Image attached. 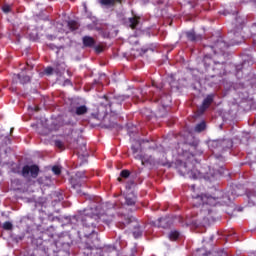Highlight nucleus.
Returning <instances> with one entry per match:
<instances>
[{"label":"nucleus","instance_id":"obj_1","mask_svg":"<svg viewBox=\"0 0 256 256\" xmlns=\"http://www.w3.org/2000/svg\"><path fill=\"white\" fill-rule=\"evenodd\" d=\"M217 200L213 196L207 194L197 196L193 198V204L195 207H201V205H215Z\"/></svg>","mask_w":256,"mask_h":256},{"label":"nucleus","instance_id":"obj_2","mask_svg":"<svg viewBox=\"0 0 256 256\" xmlns=\"http://www.w3.org/2000/svg\"><path fill=\"white\" fill-rule=\"evenodd\" d=\"M31 175V177H37L39 175V166L37 165H31V166H24L22 170L23 177H28V175Z\"/></svg>","mask_w":256,"mask_h":256},{"label":"nucleus","instance_id":"obj_3","mask_svg":"<svg viewBox=\"0 0 256 256\" xmlns=\"http://www.w3.org/2000/svg\"><path fill=\"white\" fill-rule=\"evenodd\" d=\"M95 216H90L89 213H86V217L82 219L83 225L86 227H92V229H95V222L93 221Z\"/></svg>","mask_w":256,"mask_h":256},{"label":"nucleus","instance_id":"obj_4","mask_svg":"<svg viewBox=\"0 0 256 256\" xmlns=\"http://www.w3.org/2000/svg\"><path fill=\"white\" fill-rule=\"evenodd\" d=\"M211 103H213V95H208L203 103L202 106L200 107V111L203 113V111H205V109H208L209 105H211Z\"/></svg>","mask_w":256,"mask_h":256},{"label":"nucleus","instance_id":"obj_5","mask_svg":"<svg viewBox=\"0 0 256 256\" xmlns=\"http://www.w3.org/2000/svg\"><path fill=\"white\" fill-rule=\"evenodd\" d=\"M125 201L127 205H135V202L137 201V197L134 193H130L125 197Z\"/></svg>","mask_w":256,"mask_h":256},{"label":"nucleus","instance_id":"obj_6","mask_svg":"<svg viewBox=\"0 0 256 256\" xmlns=\"http://www.w3.org/2000/svg\"><path fill=\"white\" fill-rule=\"evenodd\" d=\"M115 3H121V0H99V4L106 7H112Z\"/></svg>","mask_w":256,"mask_h":256},{"label":"nucleus","instance_id":"obj_7","mask_svg":"<svg viewBox=\"0 0 256 256\" xmlns=\"http://www.w3.org/2000/svg\"><path fill=\"white\" fill-rule=\"evenodd\" d=\"M83 43L85 47H93V45H95V40L92 37L85 36L83 38Z\"/></svg>","mask_w":256,"mask_h":256},{"label":"nucleus","instance_id":"obj_8","mask_svg":"<svg viewBox=\"0 0 256 256\" xmlns=\"http://www.w3.org/2000/svg\"><path fill=\"white\" fill-rule=\"evenodd\" d=\"M180 233L179 231L177 230H172L170 233H169V239L170 241H177V239H179L180 237Z\"/></svg>","mask_w":256,"mask_h":256},{"label":"nucleus","instance_id":"obj_9","mask_svg":"<svg viewBox=\"0 0 256 256\" xmlns=\"http://www.w3.org/2000/svg\"><path fill=\"white\" fill-rule=\"evenodd\" d=\"M131 29H135L139 25V17H133L129 19Z\"/></svg>","mask_w":256,"mask_h":256},{"label":"nucleus","instance_id":"obj_10","mask_svg":"<svg viewBox=\"0 0 256 256\" xmlns=\"http://www.w3.org/2000/svg\"><path fill=\"white\" fill-rule=\"evenodd\" d=\"M87 113V106L82 105L76 108V115H85Z\"/></svg>","mask_w":256,"mask_h":256},{"label":"nucleus","instance_id":"obj_11","mask_svg":"<svg viewBox=\"0 0 256 256\" xmlns=\"http://www.w3.org/2000/svg\"><path fill=\"white\" fill-rule=\"evenodd\" d=\"M133 235H134L135 239H139V237H141V235H143V230L141 229V227L135 228V230L133 231Z\"/></svg>","mask_w":256,"mask_h":256},{"label":"nucleus","instance_id":"obj_12","mask_svg":"<svg viewBox=\"0 0 256 256\" xmlns=\"http://www.w3.org/2000/svg\"><path fill=\"white\" fill-rule=\"evenodd\" d=\"M205 127H206L205 122H201V123H199V124L195 127V131H196L197 133H201V131H205Z\"/></svg>","mask_w":256,"mask_h":256},{"label":"nucleus","instance_id":"obj_13","mask_svg":"<svg viewBox=\"0 0 256 256\" xmlns=\"http://www.w3.org/2000/svg\"><path fill=\"white\" fill-rule=\"evenodd\" d=\"M186 35H187V38L190 41H197V37L195 36V32H187Z\"/></svg>","mask_w":256,"mask_h":256},{"label":"nucleus","instance_id":"obj_14","mask_svg":"<svg viewBox=\"0 0 256 256\" xmlns=\"http://www.w3.org/2000/svg\"><path fill=\"white\" fill-rule=\"evenodd\" d=\"M68 27H70L72 31H75V29H77V23L74 21H70L68 22Z\"/></svg>","mask_w":256,"mask_h":256},{"label":"nucleus","instance_id":"obj_15","mask_svg":"<svg viewBox=\"0 0 256 256\" xmlns=\"http://www.w3.org/2000/svg\"><path fill=\"white\" fill-rule=\"evenodd\" d=\"M52 171H53L54 175H61V168L59 166H54L52 168Z\"/></svg>","mask_w":256,"mask_h":256},{"label":"nucleus","instance_id":"obj_16","mask_svg":"<svg viewBox=\"0 0 256 256\" xmlns=\"http://www.w3.org/2000/svg\"><path fill=\"white\" fill-rule=\"evenodd\" d=\"M3 228L6 229L7 231H10V229H13V224H11V222H5L3 224Z\"/></svg>","mask_w":256,"mask_h":256},{"label":"nucleus","instance_id":"obj_17","mask_svg":"<svg viewBox=\"0 0 256 256\" xmlns=\"http://www.w3.org/2000/svg\"><path fill=\"white\" fill-rule=\"evenodd\" d=\"M19 79H20V83H29V81H31L29 76H24L23 78L19 77Z\"/></svg>","mask_w":256,"mask_h":256},{"label":"nucleus","instance_id":"obj_18","mask_svg":"<svg viewBox=\"0 0 256 256\" xmlns=\"http://www.w3.org/2000/svg\"><path fill=\"white\" fill-rule=\"evenodd\" d=\"M120 175H121V177H123L124 179H127V177H129L130 173H129L128 170H123Z\"/></svg>","mask_w":256,"mask_h":256},{"label":"nucleus","instance_id":"obj_19","mask_svg":"<svg viewBox=\"0 0 256 256\" xmlns=\"http://www.w3.org/2000/svg\"><path fill=\"white\" fill-rule=\"evenodd\" d=\"M209 147H219V141L213 140L209 143Z\"/></svg>","mask_w":256,"mask_h":256},{"label":"nucleus","instance_id":"obj_20","mask_svg":"<svg viewBox=\"0 0 256 256\" xmlns=\"http://www.w3.org/2000/svg\"><path fill=\"white\" fill-rule=\"evenodd\" d=\"M2 9H3L4 13H9V11H11V6L4 5Z\"/></svg>","mask_w":256,"mask_h":256},{"label":"nucleus","instance_id":"obj_21","mask_svg":"<svg viewBox=\"0 0 256 256\" xmlns=\"http://www.w3.org/2000/svg\"><path fill=\"white\" fill-rule=\"evenodd\" d=\"M44 73H45L46 75H51V73H53V68H51V67L46 68V69L44 70Z\"/></svg>","mask_w":256,"mask_h":256},{"label":"nucleus","instance_id":"obj_22","mask_svg":"<svg viewBox=\"0 0 256 256\" xmlns=\"http://www.w3.org/2000/svg\"><path fill=\"white\" fill-rule=\"evenodd\" d=\"M193 179H201V172H197L195 174H192Z\"/></svg>","mask_w":256,"mask_h":256},{"label":"nucleus","instance_id":"obj_23","mask_svg":"<svg viewBox=\"0 0 256 256\" xmlns=\"http://www.w3.org/2000/svg\"><path fill=\"white\" fill-rule=\"evenodd\" d=\"M174 77H175L174 75H171V76L169 77V83H170L171 87H174V86H173V78H174Z\"/></svg>","mask_w":256,"mask_h":256},{"label":"nucleus","instance_id":"obj_24","mask_svg":"<svg viewBox=\"0 0 256 256\" xmlns=\"http://www.w3.org/2000/svg\"><path fill=\"white\" fill-rule=\"evenodd\" d=\"M227 143H228L227 145L228 149H231V147H233V141L228 140Z\"/></svg>","mask_w":256,"mask_h":256},{"label":"nucleus","instance_id":"obj_25","mask_svg":"<svg viewBox=\"0 0 256 256\" xmlns=\"http://www.w3.org/2000/svg\"><path fill=\"white\" fill-rule=\"evenodd\" d=\"M72 183V187L74 188V189H77V187H80L81 185H79V184H75V182H71Z\"/></svg>","mask_w":256,"mask_h":256},{"label":"nucleus","instance_id":"obj_26","mask_svg":"<svg viewBox=\"0 0 256 256\" xmlns=\"http://www.w3.org/2000/svg\"><path fill=\"white\" fill-rule=\"evenodd\" d=\"M184 169H185L184 173H190L189 170L187 169V165L186 164L184 165Z\"/></svg>","mask_w":256,"mask_h":256},{"label":"nucleus","instance_id":"obj_27","mask_svg":"<svg viewBox=\"0 0 256 256\" xmlns=\"http://www.w3.org/2000/svg\"><path fill=\"white\" fill-rule=\"evenodd\" d=\"M132 150L134 151V153H137V149H135V146H132Z\"/></svg>","mask_w":256,"mask_h":256},{"label":"nucleus","instance_id":"obj_28","mask_svg":"<svg viewBox=\"0 0 256 256\" xmlns=\"http://www.w3.org/2000/svg\"><path fill=\"white\" fill-rule=\"evenodd\" d=\"M126 189H131V184L126 185Z\"/></svg>","mask_w":256,"mask_h":256},{"label":"nucleus","instance_id":"obj_29","mask_svg":"<svg viewBox=\"0 0 256 256\" xmlns=\"http://www.w3.org/2000/svg\"><path fill=\"white\" fill-rule=\"evenodd\" d=\"M231 207V209H234V206H230Z\"/></svg>","mask_w":256,"mask_h":256},{"label":"nucleus","instance_id":"obj_30","mask_svg":"<svg viewBox=\"0 0 256 256\" xmlns=\"http://www.w3.org/2000/svg\"><path fill=\"white\" fill-rule=\"evenodd\" d=\"M76 176L79 177V173H77Z\"/></svg>","mask_w":256,"mask_h":256},{"label":"nucleus","instance_id":"obj_31","mask_svg":"<svg viewBox=\"0 0 256 256\" xmlns=\"http://www.w3.org/2000/svg\"><path fill=\"white\" fill-rule=\"evenodd\" d=\"M118 181H121V178H118Z\"/></svg>","mask_w":256,"mask_h":256}]
</instances>
